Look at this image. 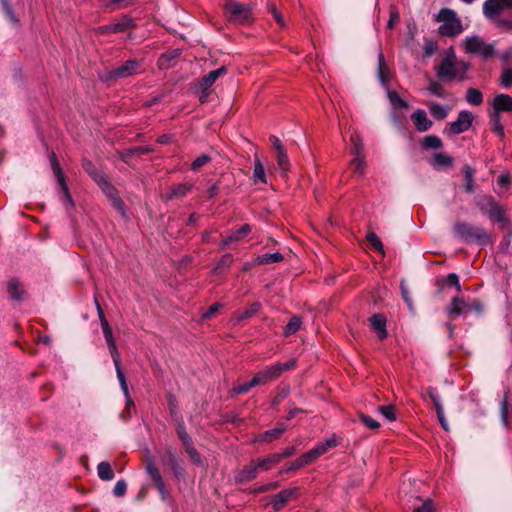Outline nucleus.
Instances as JSON below:
<instances>
[{
    "instance_id": "0e129e2a",
    "label": "nucleus",
    "mask_w": 512,
    "mask_h": 512,
    "mask_svg": "<svg viewBox=\"0 0 512 512\" xmlns=\"http://www.w3.org/2000/svg\"><path fill=\"white\" fill-rule=\"evenodd\" d=\"M251 384L255 387L258 385H264L268 383L263 371H259L251 380Z\"/></svg>"
},
{
    "instance_id": "79ce46f5",
    "label": "nucleus",
    "mask_w": 512,
    "mask_h": 512,
    "mask_svg": "<svg viewBox=\"0 0 512 512\" xmlns=\"http://www.w3.org/2000/svg\"><path fill=\"white\" fill-rule=\"evenodd\" d=\"M309 465L307 459L304 457V455L302 454L297 460H295L293 463H291V465H289L288 467L284 468L283 470L280 471V473H290V472H294L300 468H303L305 466Z\"/></svg>"
},
{
    "instance_id": "4468645a",
    "label": "nucleus",
    "mask_w": 512,
    "mask_h": 512,
    "mask_svg": "<svg viewBox=\"0 0 512 512\" xmlns=\"http://www.w3.org/2000/svg\"><path fill=\"white\" fill-rule=\"evenodd\" d=\"M337 446V440L335 438H328L325 441L318 443L314 448L304 453V457L308 463L311 464L316 461L320 456L325 454L330 448Z\"/></svg>"
},
{
    "instance_id": "bf43d9fd",
    "label": "nucleus",
    "mask_w": 512,
    "mask_h": 512,
    "mask_svg": "<svg viewBox=\"0 0 512 512\" xmlns=\"http://www.w3.org/2000/svg\"><path fill=\"white\" fill-rule=\"evenodd\" d=\"M360 420L367 428L372 430L378 429L380 426L378 421L365 414H360Z\"/></svg>"
},
{
    "instance_id": "f704fd0d",
    "label": "nucleus",
    "mask_w": 512,
    "mask_h": 512,
    "mask_svg": "<svg viewBox=\"0 0 512 512\" xmlns=\"http://www.w3.org/2000/svg\"><path fill=\"white\" fill-rule=\"evenodd\" d=\"M95 180L98 182L99 186L103 190V192L111 199L113 196H116L115 188L107 181V179L102 175H96Z\"/></svg>"
},
{
    "instance_id": "a19ab883",
    "label": "nucleus",
    "mask_w": 512,
    "mask_h": 512,
    "mask_svg": "<svg viewBox=\"0 0 512 512\" xmlns=\"http://www.w3.org/2000/svg\"><path fill=\"white\" fill-rule=\"evenodd\" d=\"M499 83L504 88L512 87V68L504 67L501 71Z\"/></svg>"
},
{
    "instance_id": "7ed1b4c3",
    "label": "nucleus",
    "mask_w": 512,
    "mask_h": 512,
    "mask_svg": "<svg viewBox=\"0 0 512 512\" xmlns=\"http://www.w3.org/2000/svg\"><path fill=\"white\" fill-rule=\"evenodd\" d=\"M102 331H103L106 343L108 345V349H109L110 355L112 357L113 363L115 365L116 374H117V378L119 380L121 389H122L124 395L126 396L127 408H129L130 406H133L134 403H133V400L129 397V390H128L126 378H125V375L120 366V353L118 351L116 341L113 337L112 329L108 322L103 323Z\"/></svg>"
},
{
    "instance_id": "6e6552de",
    "label": "nucleus",
    "mask_w": 512,
    "mask_h": 512,
    "mask_svg": "<svg viewBox=\"0 0 512 512\" xmlns=\"http://www.w3.org/2000/svg\"><path fill=\"white\" fill-rule=\"evenodd\" d=\"M463 47L466 53L480 56L483 60H488L495 54V45L485 42L478 35L466 37L463 41Z\"/></svg>"
},
{
    "instance_id": "a18cd8bd",
    "label": "nucleus",
    "mask_w": 512,
    "mask_h": 512,
    "mask_svg": "<svg viewBox=\"0 0 512 512\" xmlns=\"http://www.w3.org/2000/svg\"><path fill=\"white\" fill-rule=\"evenodd\" d=\"M413 512H434V506L431 499L422 500L421 505H412Z\"/></svg>"
},
{
    "instance_id": "7c9ffc66",
    "label": "nucleus",
    "mask_w": 512,
    "mask_h": 512,
    "mask_svg": "<svg viewBox=\"0 0 512 512\" xmlns=\"http://www.w3.org/2000/svg\"><path fill=\"white\" fill-rule=\"evenodd\" d=\"M51 163H52V167H53L54 173L58 177L59 183H60L64 193L66 194L67 198L70 199L68 187H67V185L65 183L64 176H63V174L61 172V168L59 166V163H58V161L56 159L55 154H52V156H51Z\"/></svg>"
},
{
    "instance_id": "e2e57ef3",
    "label": "nucleus",
    "mask_w": 512,
    "mask_h": 512,
    "mask_svg": "<svg viewBox=\"0 0 512 512\" xmlns=\"http://www.w3.org/2000/svg\"><path fill=\"white\" fill-rule=\"evenodd\" d=\"M254 386L251 384V381L245 382L243 384L237 385L233 387V392L237 395L247 393Z\"/></svg>"
},
{
    "instance_id": "f257e3e1",
    "label": "nucleus",
    "mask_w": 512,
    "mask_h": 512,
    "mask_svg": "<svg viewBox=\"0 0 512 512\" xmlns=\"http://www.w3.org/2000/svg\"><path fill=\"white\" fill-rule=\"evenodd\" d=\"M482 13L497 28L512 31V0H486Z\"/></svg>"
},
{
    "instance_id": "8fccbe9b",
    "label": "nucleus",
    "mask_w": 512,
    "mask_h": 512,
    "mask_svg": "<svg viewBox=\"0 0 512 512\" xmlns=\"http://www.w3.org/2000/svg\"><path fill=\"white\" fill-rule=\"evenodd\" d=\"M378 411L389 421L396 420L395 408L392 405L379 406Z\"/></svg>"
},
{
    "instance_id": "9d476101",
    "label": "nucleus",
    "mask_w": 512,
    "mask_h": 512,
    "mask_svg": "<svg viewBox=\"0 0 512 512\" xmlns=\"http://www.w3.org/2000/svg\"><path fill=\"white\" fill-rule=\"evenodd\" d=\"M135 22L134 20L128 16L124 15L122 16L118 21L104 25L98 28L99 34H117V33H123L129 30H132L135 28Z\"/></svg>"
},
{
    "instance_id": "49530a36",
    "label": "nucleus",
    "mask_w": 512,
    "mask_h": 512,
    "mask_svg": "<svg viewBox=\"0 0 512 512\" xmlns=\"http://www.w3.org/2000/svg\"><path fill=\"white\" fill-rule=\"evenodd\" d=\"M388 99L393 106L407 108L408 103L403 100L396 91H388Z\"/></svg>"
},
{
    "instance_id": "aec40b11",
    "label": "nucleus",
    "mask_w": 512,
    "mask_h": 512,
    "mask_svg": "<svg viewBox=\"0 0 512 512\" xmlns=\"http://www.w3.org/2000/svg\"><path fill=\"white\" fill-rule=\"evenodd\" d=\"M411 120L419 132H425L432 126V121L424 110L418 109L411 115Z\"/></svg>"
},
{
    "instance_id": "ddd939ff",
    "label": "nucleus",
    "mask_w": 512,
    "mask_h": 512,
    "mask_svg": "<svg viewBox=\"0 0 512 512\" xmlns=\"http://www.w3.org/2000/svg\"><path fill=\"white\" fill-rule=\"evenodd\" d=\"M299 494V488L293 487L283 489L271 497V505L275 511L281 510L290 500L296 499Z\"/></svg>"
},
{
    "instance_id": "864d4df0",
    "label": "nucleus",
    "mask_w": 512,
    "mask_h": 512,
    "mask_svg": "<svg viewBox=\"0 0 512 512\" xmlns=\"http://www.w3.org/2000/svg\"><path fill=\"white\" fill-rule=\"evenodd\" d=\"M438 50V45L435 41L428 39L425 41L423 46L424 55L426 57H431L434 55Z\"/></svg>"
},
{
    "instance_id": "6e6d98bb",
    "label": "nucleus",
    "mask_w": 512,
    "mask_h": 512,
    "mask_svg": "<svg viewBox=\"0 0 512 512\" xmlns=\"http://www.w3.org/2000/svg\"><path fill=\"white\" fill-rule=\"evenodd\" d=\"M385 61L383 54H379L378 56V76L381 81V83L384 85L387 82L386 76H385Z\"/></svg>"
},
{
    "instance_id": "e433bc0d",
    "label": "nucleus",
    "mask_w": 512,
    "mask_h": 512,
    "mask_svg": "<svg viewBox=\"0 0 512 512\" xmlns=\"http://www.w3.org/2000/svg\"><path fill=\"white\" fill-rule=\"evenodd\" d=\"M463 174L465 177V190L467 193H472L474 191V169L465 166L463 168Z\"/></svg>"
},
{
    "instance_id": "423d86ee",
    "label": "nucleus",
    "mask_w": 512,
    "mask_h": 512,
    "mask_svg": "<svg viewBox=\"0 0 512 512\" xmlns=\"http://www.w3.org/2000/svg\"><path fill=\"white\" fill-rule=\"evenodd\" d=\"M453 231L458 238L468 243L486 245L490 242V235L484 228L469 223L456 222Z\"/></svg>"
},
{
    "instance_id": "774afa93",
    "label": "nucleus",
    "mask_w": 512,
    "mask_h": 512,
    "mask_svg": "<svg viewBox=\"0 0 512 512\" xmlns=\"http://www.w3.org/2000/svg\"><path fill=\"white\" fill-rule=\"evenodd\" d=\"M220 307H221V305H220V304H218V303H214V304H212V305L207 309V311L203 313V315H202V316H203V318H206V319L211 318V317H212V316H213V315H214V314L219 310V308H220Z\"/></svg>"
},
{
    "instance_id": "4c0bfd02",
    "label": "nucleus",
    "mask_w": 512,
    "mask_h": 512,
    "mask_svg": "<svg viewBox=\"0 0 512 512\" xmlns=\"http://www.w3.org/2000/svg\"><path fill=\"white\" fill-rule=\"evenodd\" d=\"M442 146V140L435 135L426 136L422 142V147L424 149H440Z\"/></svg>"
},
{
    "instance_id": "69168bd1",
    "label": "nucleus",
    "mask_w": 512,
    "mask_h": 512,
    "mask_svg": "<svg viewBox=\"0 0 512 512\" xmlns=\"http://www.w3.org/2000/svg\"><path fill=\"white\" fill-rule=\"evenodd\" d=\"M279 487V482H271L267 484H263L257 487L254 491L255 493H264L270 490H275Z\"/></svg>"
},
{
    "instance_id": "f8f14e48",
    "label": "nucleus",
    "mask_w": 512,
    "mask_h": 512,
    "mask_svg": "<svg viewBox=\"0 0 512 512\" xmlns=\"http://www.w3.org/2000/svg\"><path fill=\"white\" fill-rule=\"evenodd\" d=\"M297 365L296 359H290L285 363H275L263 369V373L268 382L279 378L284 372L293 370Z\"/></svg>"
},
{
    "instance_id": "13d9d810",
    "label": "nucleus",
    "mask_w": 512,
    "mask_h": 512,
    "mask_svg": "<svg viewBox=\"0 0 512 512\" xmlns=\"http://www.w3.org/2000/svg\"><path fill=\"white\" fill-rule=\"evenodd\" d=\"M211 160L209 155L203 154L197 157L191 164V169L194 171L199 170L202 166L207 164Z\"/></svg>"
},
{
    "instance_id": "2f4dec72",
    "label": "nucleus",
    "mask_w": 512,
    "mask_h": 512,
    "mask_svg": "<svg viewBox=\"0 0 512 512\" xmlns=\"http://www.w3.org/2000/svg\"><path fill=\"white\" fill-rule=\"evenodd\" d=\"M97 472L99 478L104 481L112 480L115 476L110 463L106 461L100 462L98 464Z\"/></svg>"
},
{
    "instance_id": "39448f33",
    "label": "nucleus",
    "mask_w": 512,
    "mask_h": 512,
    "mask_svg": "<svg viewBox=\"0 0 512 512\" xmlns=\"http://www.w3.org/2000/svg\"><path fill=\"white\" fill-rule=\"evenodd\" d=\"M223 9L225 17L230 23L247 25L254 20L251 5L243 4L235 0H225Z\"/></svg>"
},
{
    "instance_id": "680f3d73",
    "label": "nucleus",
    "mask_w": 512,
    "mask_h": 512,
    "mask_svg": "<svg viewBox=\"0 0 512 512\" xmlns=\"http://www.w3.org/2000/svg\"><path fill=\"white\" fill-rule=\"evenodd\" d=\"M268 9L269 11L271 12V14L273 15V18L275 19V21L281 26V27H284L285 26V23H284V20L280 14V12L277 10L276 6L272 3H269L268 4Z\"/></svg>"
},
{
    "instance_id": "72a5a7b5",
    "label": "nucleus",
    "mask_w": 512,
    "mask_h": 512,
    "mask_svg": "<svg viewBox=\"0 0 512 512\" xmlns=\"http://www.w3.org/2000/svg\"><path fill=\"white\" fill-rule=\"evenodd\" d=\"M466 101L474 106H479L483 103V95L480 90L476 88H468L466 92Z\"/></svg>"
},
{
    "instance_id": "20e7f679",
    "label": "nucleus",
    "mask_w": 512,
    "mask_h": 512,
    "mask_svg": "<svg viewBox=\"0 0 512 512\" xmlns=\"http://www.w3.org/2000/svg\"><path fill=\"white\" fill-rule=\"evenodd\" d=\"M470 65L464 60L457 59L454 55L444 57L436 70V75L442 80L462 81L468 72Z\"/></svg>"
},
{
    "instance_id": "393cba45",
    "label": "nucleus",
    "mask_w": 512,
    "mask_h": 512,
    "mask_svg": "<svg viewBox=\"0 0 512 512\" xmlns=\"http://www.w3.org/2000/svg\"><path fill=\"white\" fill-rule=\"evenodd\" d=\"M429 111H430V114L436 120H443L448 116V114L450 112V107L439 104L437 102H431L429 104Z\"/></svg>"
},
{
    "instance_id": "58836bf2",
    "label": "nucleus",
    "mask_w": 512,
    "mask_h": 512,
    "mask_svg": "<svg viewBox=\"0 0 512 512\" xmlns=\"http://www.w3.org/2000/svg\"><path fill=\"white\" fill-rule=\"evenodd\" d=\"M491 123L492 131L495 132L499 137L504 138V126L501 123V116L498 113H493L491 115Z\"/></svg>"
},
{
    "instance_id": "412c9836",
    "label": "nucleus",
    "mask_w": 512,
    "mask_h": 512,
    "mask_svg": "<svg viewBox=\"0 0 512 512\" xmlns=\"http://www.w3.org/2000/svg\"><path fill=\"white\" fill-rule=\"evenodd\" d=\"M494 113L512 111V97L508 94H498L493 99Z\"/></svg>"
},
{
    "instance_id": "338daca9",
    "label": "nucleus",
    "mask_w": 512,
    "mask_h": 512,
    "mask_svg": "<svg viewBox=\"0 0 512 512\" xmlns=\"http://www.w3.org/2000/svg\"><path fill=\"white\" fill-rule=\"evenodd\" d=\"M168 462H169V465L170 467L175 471V472H178V470L180 469V466H179V463H178V460L177 458L175 457V455L173 454L172 451H168Z\"/></svg>"
},
{
    "instance_id": "37998d69",
    "label": "nucleus",
    "mask_w": 512,
    "mask_h": 512,
    "mask_svg": "<svg viewBox=\"0 0 512 512\" xmlns=\"http://www.w3.org/2000/svg\"><path fill=\"white\" fill-rule=\"evenodd\" d=\"M146 471L149 474L151 480L153 481L154 485L161 482L163 480L160 471L158 468L152 463V461H148L146 465Z\"/></svg>"
},
{
    "instance_id": "dca6fc26",
    "label": "nucleus",
    "mask_w": 512,
    "mask_h": 512,
    "mask_svg": "<svg viewBox=\"0 0 512 512\" xmlns=\"http://www.w3.org/2000/svg\"><path fill=\"white\" fill-rule=\"evenodd\" d=\"M351 140L354 143V147L352 149L354 158L351 161V166L354 169V173L363 175L365 169V158L362 155V146L360 143L356 141V139L353 136Z\"/></svg>"
},
{
    "instance_id": "cd10ccee",
    "label": "nucleus",
    "mask_w": 512,
    "mask_h": 512,
    "mask_svg": "<svg viewBox=\"0 0 512 512\" xmlns=\"http://www.w3.org/2000/svg\"><path fill=\"white\" fill-rule=\"evenodd\" d=\"M283 259H284L283 255L279 252L266 253L263 255H259L255 259V264L266 265V264H270V263H278V262H281Z\"/></svg>"
},
{
    "instance_id": "f3484780",
    "label": "nucleus",
    "mask_w": 512,
    "mask_h": 512,
    "mask_svg": "<svg viewBox=\"0 0 512 512\" xmlns=\"http://www.w3.org/2000/svg\"><path fill=\"white\" fill-rule=\"evenodd\" d=\"M139 66L140 64L136 60H127L119 67L115 68L111 72V76L115 78H125L131 76L137 72Z\"/></svg>"
},
{
    "instance_id": "09e8293b",
    "label": "nucleus",
    "mask_w": 512,
    "mask_h": 512,
    "mask_svg": "<svg viewBox=\"0 0 512 512\" xmlns=\"http://www.w3.org/2000/svg\"><path fill=\"white\" fill-rule=\"evenodd\" d=\"M277 165L283 172L288 171L290 163L286 154V150H282L277 153Z\"/></svg>"
},
{
    "instance_id": "c03bdc74",
    "label": "nucleus",
    "mask_w": 512,
    "mask_h": 512,
    "mask_svg": "<svg viewBox=\"0 0 512 512\" xmlns=\"http://www.w3.org/2000/svg\"><path fill=\"white\" fill-rule=\"evenodd\" d=\"M135 0H108L105 4V8L108 11H114L117 8H125L131 5Z\"/></svg>"
},
{
    "instance_id": "4d7b16f0",
    "label": "nucleus",
    "mask_w": 512,
    "mask_h": 512,
    "mask_svg": "<svg viewBox=\"0 0 512 512\" xmlns=\"http://www.w3.org/2000/svg\"><path fill=\"white\" fill-rule=\"evenodd\" d=\"M234 261V258L231 254L227 253V254H224L220 261L218 262L217 266H216V270H222V269H226V268H229L232 263Z\"/></svg>"
},
{
    "instance_id": "0eeeda50",
    "label": "nucleus",
    "mask_w": 512,
    "mask_h": 512,
    "mask_svg": "<svg viewBox=\"0 0 512 512\" xmlns=\"http://www.w3.org/2000/svg\"><path fill=\"white\" fill-rule=\"evenodd\" d=\"M435 19L441 23L438 28L440 35L453 37L459 35L463 30L461 20L452 9L442 8Z\"/></svg>"
},
{
    "instance_id": "a211bd4d",
    "label": "nucleus",
    "mask_w": 512,
    "mask_h": 512,
    "mask_svg": "<svg viewBox=\"0 0 512 512\" xmlns=\"http://www.w3.org/2000/svg\"><path fill=\"white\" fill-rule=\"evenodd\" d=\"M286 425L284 423H280L277 427L267 430L262 434H259L255 437V442L258 443H271L274 440L279 439L282 434L286 431Z\"/></svg>"
},
{
    "instance_id": "5fc2aeb1",
    "label": "nucleus",
    "mask_w": 512,
    "mask_h": 512,
    "mask_svg": "<svg viewBox=\"0 0 512 512\" xmlns=\"http://www.w3.org/2000/svg\"><path fill=\"white\" fill-rule=\"evenodd\" d=\"M367 238V241L378 251L382 252L383 253V250H384V247H383V244L382 242L380 241L379 237L373 233V232H370L367 234L366 236Z\"/></svg>"
},
{
    "instance_id": "f03ea898",
    "label": "nucleus",
    "mask_w": 512,
    "mask_h": 512,
    "mask_svg": "<svg viewBox=\"0 0 512 512\" xmlns=\"http://www.w3.org/2000/svg\"><path fill=\"white\" fill-rule=\"evenodd\" d=\"M102 331H103L106 343L108 345V349H109L110 355L112 357L113 363L115 365L116 374H117V378L119 380L121 389H122L124 395L126 396L127 408H129L130 406H133L134 403H133V400L129 397V390H128L126 378H125V375L120 366V353L118 351L116 341L113 337L112 329L108 322L103 323Z\"/></svg>"
},
{
    "instance_id": "bb28decb",
    "label": "nucleus",
    "mask_w": 512,
    "mask_h": 512,
    "mask_svg": "<svg viewBox=\"0 0 512 512\" xmlns=\"http://www.w3.org/2000/svg\"><path fill=\"white\" fill-rule=\"evenodd\" d=\"M253 180L255 183H267L264 166L257 156L254 159Z\"/></svg>"
},
{
    "instance_id": "c85d7f7f",
    "label": "nucleus",
    "mask_w": 512,
    "mask_h": 512,
    "mask_svg": "<svg viewBox=\"0 0 512 512\" xmlns=\"http://www.w3.org/2000/svg\"><path fill=\"white\" fill-rule=\"evenodd\" d=\"M8 293L11 299L13 300H22L24 295V290L22 285L17 280H10L8 282Z\"/></svg>"
},
{
    "instance_id": "9b49d317",
    "label": "nucleus",
    "mask_w": 512,
    "mask_h": 512,
    "mask_svg": "<svg viewBox=\"0 0 512 512\" xmlns=\"http://www.w3.org/2000/svg\"><path fill=\"white\" fill-rule=\"evenodd\" d=\"M474 120V116L471 112L467 110L460 111L458 117L455 121L449 123V131L458 135L461 134L472 126Z\"/></svg>"
},
{
    "instance_id": "2eb2a0df",
    "label": "nucleus",
    "mask_w": 512,
    "mask_h": 512,
    "mask_svg": "<svg viewBox=\"0 0 512 512\" xmlns=\"http://www.w3.org/2000/svg\"><path fill=\"white\" fill-rule=\"evenodd\" d=\"M445 312L450 318L458 317L461 315H467L470 313L469 303L462 297H454L450 305L445 308Z\"/></svg>"
},
{
    "instance_id": "5701e85b",
    "label": "nucleus",
    "mask_w": 512,
    "mask_h": 512,
    "mask_svg": "<svg viewBox=\"0 0 512 512\" xmlns=\"http://www.w3.org/2000/svg\"><path fill=\"white\" fill-rule=\"evenodd\" d=\"M373 329L377 332L378 338L383 340L387 337L386 319L382 314H375L370 318Z\"/></svg>"
},
{
    "instance_id": "c756f323",
    "label": "nucleus",
    "mask_w": 512,
    "mask_h": 512,
    "mask_svg": "<svg viewBox=\"0 0 512 512\" xmlns=\"http://www.w3.org/2000/svg\"><path fill=\"white\" fill-rule=\"evenodd\" d=\"M261 304L259 302L252 303L249 307L244 310H239L235 313L238 321L248 319L259 312Z\"/></svg>"
},
{
    "instance_id": "3c124183",
    "label": "nucleus",
    "mask_w": 512,
    "mask_h": 512,
    "mask_svg": "<svg viewBox=\"0 0 512 512\" xmlns=\"http://www.w3.org/2000/svg\"><path fill=\"white\" fill-rule=\"evenodd\" d=\"M177 434H178L179 439L184 444V446H187L192 443V440H191L190 436L188 435L183 422L178 424Z\"/></svg>"
},
{
    "instance_id": "b1692460",
    "label": "nucleus",
    "mask_w": 512,
    "mask_h": 512,
    "mask_svg": "<svg viewBox=\"0 0 512 512\" xmlns=\"http://www.w3.org/2000/svg\"><path fill=\"white\" fill-rule=\"evenodd\" d=\"M226 72H227V70L224 66H222L216 70L210 71L208 74H206L202 78L201 83H200L201 87L204 90L210 88L215 83V81L218 79V77H220L221 75H224Z\"/></svg>"
},
{
    "instance_id": "de8ad7c7",
    "label": "nucleus",
    "mask_w": 512,
    "mask_h": 512,
    "mask_svg": "<svg viewBox=\"0 0 512 512\" xmlns=\"http://www.w3.org/2000/svg\"><path fill=\"white\" fill-rule=\"evenodd\" d=\"M427 89L434 96H437V97H440V98H444L445 97L443 86L438 81H430L429 86H428Z\"/></svg>"
},
{
    "instance_id": "a878e982",
    "label": "nucleus",
    "mask_w": 512,
    "mask_h": 512,
    "mask_svg": "<svg viewBox=\"0 0 512 512\" xmlns=\"http://www.w3.org/2000/svg\"><path fill=\"white\" fill-rule=\"evenodd\" d=\"M260 470L269 471L272 467L278 464L281 460L277 453L269 454L264 458H259L256 460Z\"/></svg>"
},
{
    "instance_id": "1a4fd4ad",
    "label": "nucleus",
    "mask_w": 512,
    "mask_h": 512,
    "mask_svg": "<svg viewBox=\"0 0 512 512\" xmlns=\"http://www.w3.org/2000/svg\"><path fill=\"white\" fill-rule=\"evenodd\" d=\"M476 206L483 214L488 215L490 219L497 222L506 221L504 209L491 195H482L478 197Z\"/></svg>"
},
{
    "instance_id": "4be33fe9",
    "label": "nucleus",
    "mask_w": 512,
    "mask_h": 512,
    "mask_svg": "<svg viewBox=\"0 0 512 512\" xmlns=\"http://www.w3.org/2000/svg\"><path fill=\"white\" fill-rule=\"evenodd\" d=\"M251 232V226L249 224L242 225L239 229L232 231L227 237L222 240L221 248H225L230 245L232 242H237L242 240L245 236H247Z\"/></svg>"
},
{
    "instance_id": "ea45409f",
    "label": "nucleus",
    "mask_w": 512,
    "mask_h": 512,
    "mask_svg": "<svg viewBox=\"0 0 512 512\" xmlns=\"http://www.w3.org/2000/svg\"><path fill=\"white\" fill-rule=\"evenodd\" d=\"M302 324V319L299 316H293L285 327L284 334L289 336L296 333Z\"/></svg>"
},
{
    "instance_id": "052dcab7",
    "label": "nucleus",
    "mask_w": 512,
    "mask_h": 512,
    "mask_svg": "<svg viewBox=\"0 0 512 512\" xmlns=\"http://www.w3.org/2000/svg\"><path fill=\"white\" fill-rule=\"evenodd\" d=\"M127 489V484L124 480H118L114 486L113 493L117 497H122L125 495Z\"/></svg>"
},
{
    "instance_id": "c9c22d12",
    "label": "nucleus",
    "mask_w": 512,
    "mask_h": 512,
    "mask_svg": "<svg viewBox=\"0 0 512 512\" xmlns=\"http://www.w3.org/2000/svg\"><path fill=\"white\" fill-rule=\"evenodd\" d=\"M432 165L438 167H449L453 163L452 157L445 153H436L432 159Z\"/></svg>"
},
{
    "instance_id": "473e14b6",
    "label": "nucleus",
    "mask_w": 512,
    "mask_h": 512,
    "mask_svg": "<svg viewBox=\"0 0 512 512\" xmlns=\"http://www.w3.org/2000/svg\"><path fill=\"white\" fill-rule=\"evenodd\" d=\"M193 185L191 183H181L174 186L171 189L169 199H176L184 197L189 191H191Z\"/></svg>"
},
{
    "instance_id": "6ab92c4d",
    "label": "nucleus",
    "mask_w": 512,
    "mask_h": 512,
    "mask_svg": "<svg viewBox=\"0 0 512 512\" xmlns=\"http://www.w3.org/2000/svg\"><path fill=\"white\" fill-rule=\"evenodd\" d=\"M259 466L257 461L252 462L250 465L243 467L235 475V480L239 483L247 482L255 479L259 473Z\"/></svg>"
},
{
    "instance_id": "603ef678",
    "label": "nucleus",
    "mask_w": 512,
    "mask_h": 512,
    "mask_svg": "<svg viewBox=\"0 0 512 512\" xmlns=\"http://www.w3.org/2000/svg\"><path fill=\"white\" fill-rule=\"evenodd\" d=\"M185 447H186V452H187L188 456L190 457L191 461L196 465H201L202 464L201 456L198 453V451L196 450V448L193 446V444L191 443Z\"/></svg>"
}]
</instances>
